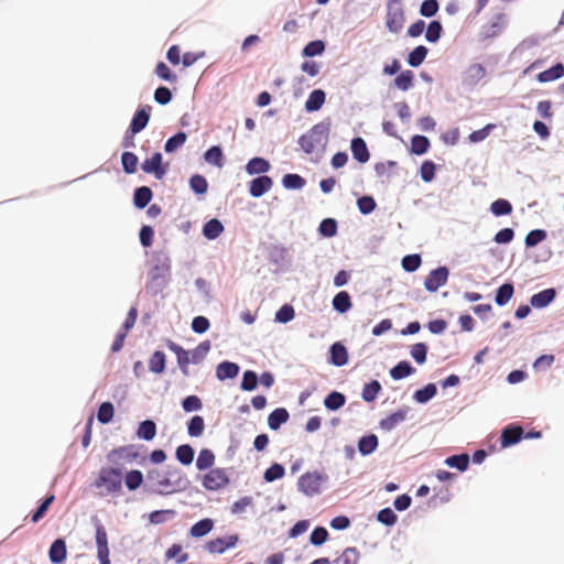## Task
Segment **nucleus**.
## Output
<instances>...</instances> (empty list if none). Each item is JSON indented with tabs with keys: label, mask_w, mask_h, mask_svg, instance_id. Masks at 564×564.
Here are the masks:
<instances>
[{
	"label": "nucleus",
	"mask_w": 564,
	"mask_h": 564,
	"mask_svg": "<svg viewBox=\"0 0 564 564\" xmlns=\"http://www.w3.org/2000/svg\"><path fill=\"white\" fill-rule=\"evenodd\" d=\"M155 74L166 80V82H170V83H175L177 80V76L171 72V69L169 68V66L163 63V62H159L155 66Z\"/></svg>",
	"instance_id": "obj_62"
},
{
	"label": "nucleus",
	"mask_w": 564,
	"mask_h": 564,
	"mask_svg": "<svg viewBox=\"0 0 564 564\" xmlns=\"http://www.w3.org/2000/svg\"><path fill=\"white\" fill-rule=\"evenodd\" d=\"M437 392L434 383L426 384L423 389L415 391L413 398L419 403H425L431 400Z\"/></svg>",
	"instance_id": "obj_45"
},
{
	"label": "nucleus",
	"mask_w": 564,
	"mask_h": 564,
	"mask_svg": "<svg viewBox=\"0 0 564 564\" xmlns=\"http://www.w3.org/2000/svg\"><path fill=\"white\" fill-rule=\"evenodd\" d=\"M189 185L191 188L197 194L206 193L208 187L206 178L199 174L193 175L191 177Z\"/></svg>",
	"instance_id": "obj_64"
},
{
	"label": "nucleus",
	"mask_w": 564,
	"mask_h": 564,
	"mask_svg": "<svg viewBox=\"0 0 564 564\" xmlns=\"http://www.w3.org/2000/svg\"><path fill=\"white\" fill-rule=\"evenodd\" d=\"M290 415L286 409L278 408L268 416V425L271 430H279L282 424L289 420Z\"/></svg>",
	"instance_id": "obj_21"
},
{
	"label": "nucleus",
	"mask_w": 564,
	"mask_h": 564,
	"mask_svg": "<svg viewBox=\"0 0 564 564\" xmlns=\"http://www.w3.org/2000/svg\"><path fill=\"white\" fill-rule=\"evenodd\" d=\"M246 170L250 175L265 173L270 170V163L262 158H253L247 163Z\"/></svg>",
	"instance_id": "obj_31"
},
{
	"label": "nucleus",
	"mask_w": 564,
	"mask_h": 564,
	"mask_svg": "<svg viewBox=\"0 0 564 564\" xmlns=\"http://www.w3.org/2000/svg\"><path fill=\"white\" fill-rule=\"evenodd\" d=\"M122 469L115 466L102 467L94 481L96 488H102L106 495L119 494L122 489Z\"/></svg>",
	"instance_id": "obj_1"
},
{
	"label": "nucleus",
	"mask_w": 564,
	"mask_h": 564,
	"mask_svg": "<svg viewBox=\"0 0 564 564\" xmlns=\"http://www.w3.org/2000/svg\"><path fill=\"white\" fill-rule=\"evenodd\" d=\"M378 446V437L375 434L362 436L358 442V449L362 455H369Z\"/></svg>",
	"instance_id": "obj_33"
},
{
	"label": "nucleus",
	"mask_w": 564,
	"mask_h": 564,
	"mask_svg": "<svg viewBox=\"0 0 564 564\" xmlns=\"http://www.w3.org/2000/svg\"><path fill=\"white\" fill-rule=\"evenodd\" d=\"M215 463V455L208 448L200 449L196 459V467L198 470H205L210 468Z\"/></svg>",
	"instance_id": "obj_35"
},
{
	"label": "nucleus",
	"mask_w": 564,
	"mask_h": 564,
	"mask_svg": "<svg viewBox=\"0 0 564 564\" xmlns=\"http://www.w3.org/2000/svg\"><path fill=\"white\" fill-rule=\"evenodd\" d=\"M325 478L326 477L318 471L305 473L299 478V490L306 496L317 495L321 491V487Z\"/></svg>",
	"instance_id": "obj_5"
},
{
	"label": "nucleus",
	"mask_w": 564,
	"mask_h": 564,
	"mask_svg": "<svg viewBox=\"0 0 564 564\" xmlns=\"http://www.w3.org/2000/svg\"><path fill=\"white\" fill-rule=\"evenodd\" d=\"M149 369L154 373H162L165 369V355L158 350L153 352L149 360Z\"/></svg>",
	"instance_id": "obj_41"
},
{
	"label": "nucleus",
	"mask_w": 564,
	"mask_h": 564,
	"mask_svg": "<svg viewBox=\"0 0 564 564\" xmlns=\"http://www.w3.org/2000/svg\"><path fill=\"white\" fill-rule=\"evenodd\" d=\"M380 390H381V384L379 383V381L372 380L364 387L362 393H361L362 399L366 402H371L377 398Z\"/></svg>",
	"instance_id": "obj_46"
},
{
	"label": "nucleus",
	"mask_w": 564,
	"mask_h": 564,
	"mask_svg": "<svg viewBox=\"0 0 564 564\" xmlns=\"http://www.w3.org/2000/svg\"><path fill=\"white\" fill-rule=\"evenodd\" d=\"M273 181L270 176L262 175L250 182L249 192L252 197H260L271 189Z\"/></svg>",
	"instance_id": "obj_14"
},
{
	"label": "nucleus",
	"mask_w": 564,
	"mask_h": 564,
	"mask_svg": "<svg viewBox=\"0 0 564 564\" xmlns=\"http://www.w3.org/2000/svg\"><path fill=\"white\" fill-rule=\"evenodd\" d=\"M330 361L337 367L345 366L348 362V352L341 343H335L332 345Z\"/></svg>",
	"instance_id": "obj_18"
},
{
	"label": "nucleus",
	"mask_w": 564,
	"mask_h": 564,
	"mask_svg": "<svg viewBox=\"0 0 564 564\" xmlns=\"http://www.w3.org/2000/svg\"><path fill=\"white\" fill-rule=\"evenodd\" d=\"M96 545H97V557L100 564H111L109 558V546H108V534L105 527L98 522L96 524Z\"/></svg>",
	"instance_id": "obj_7"
},
{
	"label": "nucleus",
	"mask_w": 564,
	"mask_h": 564,
	"mask_svg": "<svg viewBox=\"0 0 564 564\" xmlns=\"http://www.w3.org/2000/svg\"><path fill=\"white\" fill-rule=\"evenodd\" d=\"M150 111L151 107L145 106L134 113L129 128L132 134L139 133L147 127L150 120Z\"/></svg>",
	"instance_id": "obj_13"
},
{
	"label": "nucleus",
	"mask_w": 564,
	"mask_h": 564,
	"mask_svg": "<svg viewBox=\"0 0 564 564\" xmlns=\"http://www.w3.org/2000/svg\"><path fill=\"white\" fill-rule=\"evenodd\" d=\"M285 470L281 464L274 463L264 471V480L268 482H272L276 479H280L284 476Z\"/></svg>",
	"instance_id": "obj_56"
},
{
	"label": "nucleus",
	"mask_w": 564,
	"mask_h": 564,
	"mask_svg": "<svg viewBox=\"0 0 564 564\" xmlns=\"http://www.w3.org/2000/svg\"><path fill=\"white\" fill-rule=\"evenodd\" d=\"M555 295L556 292L554 289H545L536 294H533L530 299V304L535 308H543L555 299Z\"/></svg>",
	"instance_id": "obj_15"
},
{
	"label": "nucleus",
	"mask_w": 564,
	"mask_h": 564,
	"mask_svg": "<svg viewBox=\"0 0 564 564\" xmlns=\"http://www.w3.org/2000/svg\"><path fill=\"white\" fill-rule=\"evenodd\" d=\"M239 542L238 534H230L224 538H216L205 544L206 551L212 554H223L228 549L235 547Z\"/></svg>",
	"instance_id": "obj_8"
},
{
	"label": "nucleus",
	"mask_w": 564,
	"mask_h": 564,
	"mask_svg": "<svg viewBox=\"0 0 564 564\" xmlns=\"http://www.w3.org/2000/svg\"><path fill=\"white\" fill-rule=\"evenodd\" d=\"M167 347L176 355L177 364L181 367L183 373L187 375V366L188 364L192 362L189 351L185 350L184 348H182L181 346L173 341H170Z\"/></svg>",
	"instance_id": "obj_19"
},
{
	"label": "nucleus",
	"mask_w": 564,
	"mask_h": 564,
	"mask_svg": "<svg viewBox=\"0 0 564 564\" xmlns=\"http://www.w3.org/2000/svg\"><path fill=\"white\" fill-rule=\"evenodd\" d=\"M563 76H564V65L562 63H557L554 66H552L551 68L538 74L536 79L540 83H547V82L558 79Z\"/></svg>",
	"instance_id": "obj_22"
},
{
	"label": "nucleus",
	"mask_w": 564,
	"mask_h": 564,
	"mask_svg": "<svg viewBox=\"0 0 564 564\" xmlns=\"http://www.w3.org/2000/svg\"><path fill=\"white\" fill-rule=\"evenodd\" d=\"M205 429L204 419L199 415L193 416L187 424V432L193 437H198Z\"/></svg>",
	"instance_id": "obj_47"
},
{
	"label": "nucleus",
	"mask_w": 564,
	"mask_h": 564,
	"mask_svg": "<svg viewBox=\"0 0 564 564\" xmlns=\"http://www.w3.org/2000/svg\"><path fill=\"white\" fill-rule=\"evenodd\" d=\"M415 371V369L408 361H400L397 366H394L390 370V376L394 380H400L405 377H409Z\"/></svg>",
	"instance_id": "obj_36"
},
{
	"label": "nucleus",
	"mask_w": 564,
	"mask_h": 564,
	"mask_svg": "<svg viewBox=\"0 0 564 564\" xmlns=\"http://www.w3.org/2000/svg\"><path fill=\"white\" fill-rule=\"evenodd\" d=\"M429 50L424 45L416 46L408 57V63L412 67H419L427 55Z\"/></svg>",
	"instance_id": "obj_43"
},
{
	"label": "nucleus",
	"mask_w": 564,
	"mask_h": 564,
	"mask_svg": "<svg viewBox=\"0 0 564 564\" xmlns=\"http://www.w3.org/2000/svg\"><path fill=\"white\" fill-rule=\"evenodd\" d=\"M152 191L148 186L138 187L134 191L133 203L137 208H144L152 199Z\"/></svg>",
	"instance_id": "obj_24"
},
{
	"label": "nucleus",
	"mask_w": 564,
	"mask_h": 564,
	"mask_svg": "<svg viewBox=\"0 0 564 564\" xmlns=\"http://www.w3.org/2000/svg\"><path fill=\"white\" fill-rule=\"evenodd\" d=\"M223 231L224 226L216 218L208 220L203 227V235L205 238L209 240L218 238L223 234Z\"/></svg>",
	"instance_id": "obj_25"
},
{
	"label": "nucleus",
	"mask_w": 564,
	"mask_h": 564,
	"mask_svg": "<svg viewBox=\"0 0 564 564\" xmlns=\"http://www.w3.org/2000/svg\"><path fill=\"white\" fill-rule=\"evenodd\" d=\"M358 561V550L356 547H346L338 557L330 562V564H357Z\"/></svg>",
	"instance_id": "obj_29"
},
{
	"label": "nucleus",
	"mask_w": 564,
	"mask_h": 564,
	"mask_svg": "<svg viewBox=\"0 0 564 564\" xmlns=\"http://www.w3.org/2000/svg\"><path fill=\"white\" fill-rule=\"evenodd\" d=\"M214 528V521L209 518L196 522L189 530L193 538H202L208 534Z\"/></svg>",
	"instance_id": "obj_28"
},
{
	"label": "nucleus",
	"mask_w": 564,
	"mask_h": 564,
	"mask_svg": "<svg viewBox=\"0 0 564 564\" xmlns=\"http://www.w3.org/2000/svg\"><path fill=\"white\" fill-rule=\"evenodd\" d=\"M506 25V14L496 13L494 14L480 30V36L482 40H489L498 36Z\"/></svg>",
	"instance_id": "obj_6"
},
{
	"label": "nucleus",
	"mask_w": 564,
	"mask_h": 564,
	"mask_svg": "<svg viewBox=\"0 0 564 564\" xmlns=\"http://www.w3.org/2000/svg\"><path fill=\"white\" fill-rule=\"evenodd\" d=\"M282 184L289 189H300L305 185V180L297 174H285Z\"/></svg>",
	"instance_id": "obj_51"
},
{
	"label": "nucleus",
	"mask_w": 564,
	"mask_h": 564,
	"mask_svg": "<svg viewBox=\"0 0 564 564\" xmlns=\"http://www.w3.org/2000/svg\"><path fill=\"white\" fill-rule=\"evenodd\" d=\"M524 431L519 425H508L501 433V446L509 447L519 443L523 437Z\"/></svg>",
	"instance_id": "obj_12"
},
{
	"label": "nucleus",
	"mask_w": 564,
	"mask_h": 564,
	"mask_svg": "<svg viewBox=\"0 0 564 564\" xmlns=\"http://www.w3.org/2000/svg\"><path fill=\"white\" fill-rule=\"evenodd\" d=\"M427 346L423 343L414 344L411 347V356L419 364L422 365L426 360Z\"/></svg>",
	"instance_id": "obj_61"
},
{
	"label": "nucleus",
	"mask_w": 564,
	"mask_h": 564,
	"mask_svg": "<svg viewBox=\"0 0 564 564\" xmlns=\"http://www.w3.org/2000/svg\"><path fill=\"white\" fill-rule=\"evenodd\" d=\"M449 271L446 267H438L432 270L424 281V286L429 292H436L445 285L448 280Z\"/></svg>",
	"instance_id": "obj_9"
},
{
	"label": "nucleus",
	"mask_w": 564,
	"mask_h": 564,
	"mask_svg": "<svg viewBox=\"0 0 564 564\" xmlns=\"http://www.w3.org/2000/svg\"><path fill=\"white\" fill-rule=\"evenodd\" d=\"M350 295L346 291H340L333 299V307L339 313H346L351 308Z\"/></svg>",
	"instance_id": "obj_27"
},
{
	"label": "nucleus",
	"mask_w": 564,
	"mask_h": 564,
	"mask_svg": "<svg viewBox=\"0 0 564 564\" xmlns=\"http://www.w3.org/2000/svg\"><path fill=\"white\" fill-rule=\"evenodd\" d=\"M545 238H546L545 230L534 229V230H531L527 235L524 242H525L527 247H534V246L539 245L540 242H542Z\"/></svg>",
	"instance_id": "obj_63"
},
{
	"label": "nucleus",
	"mask_w": 564,
	"mask_h": 564,
	"mask_svg": "<svg viewBox=\"0 0 564 564\" xmlns=\"http://www.w3.org/2000/svg\"><path fill=\"white\" fill-rule=\"evenodd\" d=\"M54 500H55L54 495H50L48 497H46L43 500V502L39 506L36 511L32 514L31 521L33 523L39 522L45 516L47 509L50 508V506L53 503Z\"/></svg>",
	"instance_id": "obj_58"
},
{
	"label": "nucleus",
	"mask_w": 564,
	"mask_h": 564,
	"mask_svg": "<svg viewBox=\"0 0 564 564\" xmlns=\"http://www.w3.org/2000/svg\"><path fill=\"white\" fill-rule=\"evenodd\" d=\"M405 18L403 8H387L386 25L392 33H398L403 28Z\"/></svg>",
	"instance_id": "obj_11"
},
{
	"label": "nucleus",
	"mask_w": 564,
	"mask_h": 564,
	"mask_svg": "<svg viewBox=\"0 0 564 564\" xmlns=\"http://www.w3.org/2000/svg\"><path fill=\"white\" fill-rule=\"evenodd\" d=\"M445 464L448 467L457 468L458 470L464 471L469 465V456L467 454L453 455L445 459Z\"/></svg>",
	"instance_id": "obj_39"
},
{
	"label": "nucleus",
	"mask_w": 564,
	"mask_h": 564,
	"mask_svg": "<svg viewBox=\"0 0 564 564\" xmlns=\"http://www.w3.org/2000/svg\"><path fill=\"white\" fill-rule=\"evenodd\" d=\"M204 159L207 163L221 167L224 165V155L223 151L219 147L214 145L209 148L205 154Z\"/></svg>",
	"instance_id": "obj_38"
},
{
	"label": "nucleus",
	"mask_w": 564,
	"mask_h": 564,
	"mask_svg": "<svg viewBox=\"0 0 564 564\" xmlns=\"http://www.w3.org/2000/svg\"><path fill=\"white\" fill-rule=\"evenodd\" d=\"M141 457L137 445L129 444L111 449L107 454V460L115 467L121 468L126 464L139 460Z\"/></svg>",
	"instance_id": "obj_3"
},
{
	"label": "nucleus",
	"mask_w": 564,
	"mask_h": 564,
	"mask_svg": "<svg viewBox=\"0 0 564 564\" xmlns=\"http://www.w3.org/2000/svg\"><path fill=\"white\" fill-rule=\"evenodd\" d=\"M406 412L399 410L380 421V427L386 431L393 430L398 424L405 420Z\"/></svg>",
	"instance_id": "obj_26"
},
{
	"label": "nucleus",
	"mask_w": 564,
	"mask_h": 564,
	"mask_svg": "<svg viewBox=\"0 0 564 564\" xmlns=\"http://www.w3.org/2000/svg\"><path fill=\"white\" fill-rule=\"evenodd\" d=\"M325 93L322 89L313 90L305 101V109L310 112L317 111L325 102Z\"/></svg>",
	"instance_id": "obj_23"
},
{
	"label": "nucleus",
	"mask_w": 564,
	"mask_h": 564,
	"mask_svg": "<svg viewBox=\"0 0 564 564\" xmlns=\"http://www.w3.org/2000/svg\"><path fill=\"white\" fill-rule=\"evenodd\" d=\"M176 459L183 465H189L194 459V449L191 445H180L175 452Z\"/></svg>",
	"instance_id": "obj_42"
},
{
	"label": "nucleus",
	"mask_w": 564,
	"mask_h": 564,
	"mask_svg": "<svg viewBox=\"0 0 564 564\" xmlns=\"http://www.w3.org/2000/svg\"><path fill=\"white\" fill-rule=\"evenodd\" d=\"M150 479L156 478V486L160 494H171L182 490L186 486V479L181 470L174 468L169 470L167 476L162 475L159 470L148 473Z\"/></svg>",
	"instance_id": "obj_2"
},
{
	"label": "nucleus",
	"mask_w": 564,
	"mask_h": 564,
	"mask_svg": "<svg viewBox=\"0 0 564 564\" xmlns=\"http://www.w3.org/2000/svg\"><path fill=\"white\" fill-rule=\"evenodd\" d=\"M141 169L148 174H154L158 180H162L165 175V169L162 167V154L155 152L151 158L147 159L142 164Z\"/></svg>",
	"instance_id": "obj_10"
},
{
	"label": "nucleus",
	"mask_w": 564,
	"mask_h": 564,
	"mask_svg": "<svg viewBox=\"0 0 564 564\" xmlns=\"http://www.w3.org/2000/svg\"><path fill=\"white\" fill-rule=\"evenodd\" d=\"M230 482L229 475L225 468H212L202 479V485L209 491H217Z\"/></svg>",
	"instance_id": "obj_4"
},
{
	"label": "nucleus",
	"mask_w": 564,
	"mask_h": 564,
	"mask_svg": "<svg viewBox=\"0 0 564 564\" xmlns=\"http://www.w3.org/2000/svg\"><path fill=\"white\" fill-rule=\"evenodd\" d=\"M346 397L337 391L330 392L324 400V405L330 411H336L344 406Z\"/></svg>",
	"instance_id": "obj_34"
},
{
	"label": "nucleus",
	"mask_w": 564,
	"mask_h": 564,
	"mask_svg": "<svg viewBox=\"0 0 564 564\" xmlns=\"http://www.w3.org/2000/svg\"><path fill=\"white\" fill-rule=\"evenodd\" d=\"M66 543L63 539L55 540L48 551V556L52 563L58 564L66 558Z\"/></svg>",
	"instance_id": "obj_17"
},
{
	"label": "nucleus",
	"mask_w": 564,
	"mask_h": 564,
	"mask_svg": "<svg viewBox=\"0 0 564 564\" xmlns=\"http://www.w3.org/2000/svg\"><path fill=\"white\" fill-rule=\"evenodd\" d=\"M350 148L355 160H357L360 163H366L367 161H369L370 154L364 139H352Z\"/></svg>",
	"instance_id": "obj_16"
},
{
	"label": "nucleus",
	"mask_w": 564,
	"mask_h": 564,
	"mask_svg": "<svg viewBox=\"0 0 564 564\" xmlns=\"http://www.w3.org/2000/svg\"><path fill=\"white\" fill-rule=\"evenodd\" d=\"M143 482V474L138 469H132L124 475V484L131 491L137 490Z\"/></svg>",
	"instance_id": "obj_37"
},
{
	"label": "nucleus",
	"mask_w": 564,
	"mask_h": 564,
	"mask_svg": "<svg viewBox=\"0 0 564 564\" xmlns=\"http://www.w3.org/2000/svg\"><path fill=\"white\" fill-rule=\"evenodd\" d=\"M122 169L127 174H132L137 171L139 159L132 152H123L121 155Z\"/></svg>",
	"instance_id": "obj_44"
},
{
	"label": "nucleus",
	"mask_w": 564,
	"mask_h": 564,
	"mask_svg": "<svg viewBox=\"0 0 564 564\" xmlns=\"http://www.w3.org/2000/svg\"><path fill=\"white\" fill-rule=\"evenodd\" d=\"M210 349L208 340L202 341L193 351L189 352L192 364H199Z\"/></svg>",
	"instance_id": "obj_49"
},
{
	"label": "nucleus",
	"mask_w": 564,
	"mask_h": 564,
	"mask_svg": "<svg viewBox=\"0 0 564 564\" xmlns=\"http://www.w3.org/2000/svg\"><path fill=\"white\" fill-rule=\"evenodd\" d=\"M325 51V43L321 40L312 41L303 48V55L306 57H313L321 55Z\"/></svg>",
	"instance_id": "obj_54"
},
{
	"label": "nucleus",
	"mask_w": 564,
	"mask_h": 564,
	"mask_svg": "<svg viewBox=\"0 0 564 564\" xmlns=\"http://www.w3.org/2000/svg\"><path fill=\"white\" fill-rule=\"evenodd\" d=\"M397 88L405 91L413 86V73L411 70H404L394 79Z\"/></svg>",
	"instance_id": "obj_50"
},
{
	"label": "nucleus",
	"mask_w": 564,
	"mask_h": 564,
	"mask_svg": "<svg viewBox=\"0 0 564 564\" xmlns=\"http://www.w3.org/2000/svg\"><path fill=\"white\" fill-rule=\"evenodd\" d=\"M318 231L324 237H334L337 234V223L333 218H326L321 221Z\"/></svg>",
	"instance_id": "obj_53"
},
{
	"label": "nucleus",
	"mask_w": 564,
	"mask_h": 564,
	"mask_svg": "<svg viewBox=\"0 0 564 564\" xmlns=\"http://www.w3.org/2000/svg\"><path fill=\"white\" fill-rule=\"evenodd\" d=\"M239 366L235 362L223 361L217 366L216 376L219 380L232 379L237 377Z\"/></svg>",
	"instance_id": "obj_20"
},
{
	"label": "nucleus",
	"mask_w": 564,
	"mask_h": 564,
	"mask_svg": "<svg viewBox=\"0 0 564 564\" xmlns=\"http://www.w3.org/2000/svg\"><path fill=\"white\" fill-rule=\"evenodd\" d=\"M113 405L110 402H104L100 404L97 413V419L100 423L107 424L113 417Z\"/></svg>",
	"instance_id": "obj_52"
},
{
	"label": "nucleus",
	"mask_w": 564,
	"mask_h": 564,
	"mask_svg": "<svg viewBox=\"0 0 564 564\" xmlns=\"http://www.w3.org/2000/svg\"><path fill=\"white\" fill-rule=\"evenodd\" d=\"M442 31V24L438 21H432L427 26L425 39L431 43H435L440 40Z\"/></svg>",
	"instance_id": "obj_59"
},
{
	"label": "nucleus",
	"mask_w": 564,
	"mask_h": 564,
	"mask_svg": "<svg viewBox=\"0 0 564 564\" xmlns=\"http://www.w3.org/2000/svg\"><path fill=\"white\" fill-rule=\"evenodd\" d=\"M430 148V141L424 135H414L411 139V152L417 155H422L427 152Z\"/></svg>",
	"instance_id": "obj_40"
},
{
	"label": "nucleus",
	"mask_w": 564,
	"mask_h": 564,
	"mask_svg": "<svg viewBox=\"0 0 564 564\" xmlns=\"http://www.w3.org/2000/svg\"><path fill=\"white\" fill-rule=\"evenodd\" d=\"M156 434V425L151 420H145L139 424L137 435L139 438L151 441Z\"/></svg>",
	"instance_id": "obj_30"
},
{
	"label": "nucleus",
	"mask_w": 564,
	"mask_h": 564,
	"mask_svg": "<svg viewBox=\"0 0 564 564\" xmlns=\"http://www.w3.org/2000/svg\"><path fill=\"white\" fill-rule=\"evenodd\" d=\"M435 171L436 165L434 164V162L429 160L424 161L420 167L421 178L426 183L432 182L435 177Z\"/></svg>",
	"instance_id": "obj_57"
},
{
	"label": "nucleus",
	"mask_w": 564,
	"mask_h": 564,
	"mask_svg": "<svg viewBox=\"0 0 564 564\" xmlns=\"http://www.w3.org/2000/svg\"><path fill=\"white\" fill-rule=\"evenodd\" d=\"M187 139L185 132H177L165 142L164 150L167 153L174 152L176 149L182 147Z\"/></svg>",
	"instance_id": "obj_48"
},
{
	"label": "nucleus",
	"mask_w": 564,
	"mask_h": 564,
	"mask_svg": "<svg viewBox=\"0 0 564 564\" xmlns=\"http://www.w3.org/2000/svg\"><path fill=\"white\" fill-rule=\"evenodd\" d=\"M490 210L496 216H503L512 212V206L508 200L500 198L491 204Z\"/></svg>",
	"instance_id": "obj_55"
},
{
	"label": "nucleus",
	"mask_w": 564,
	"mask_h": 564,
	"mask_svg": "<svg viewBox=\"0 0 564 564\" xmlns=\"http://www.w3.org/2000/svg\"><path fill=\"white\" fill-rule=\"evenodd\" d=\"M165 557L167 560H172V558L176 557L177 564H182V563L187 561L188 554L187 553H182V545L173 544L165 552Z\"/></svg>",
	"instance_id": "obj_60"
},
{
	"label": "nucleus",
	"mask_w": 564,
	"mask_h": 564,
	"mask_svg": "<svg viewBox=\"0 0 564 564\" xmlns=\"http://www.w3.org/2000/svg\"><path fill=\"white\" fill-rule=\"evenodd\" d=\"M513 293V285L511 283H505L498 288L495 301L499 306H503L511 300Z\"/></svg>",
	"instance_id": "obj_32"
}]
</instances>
